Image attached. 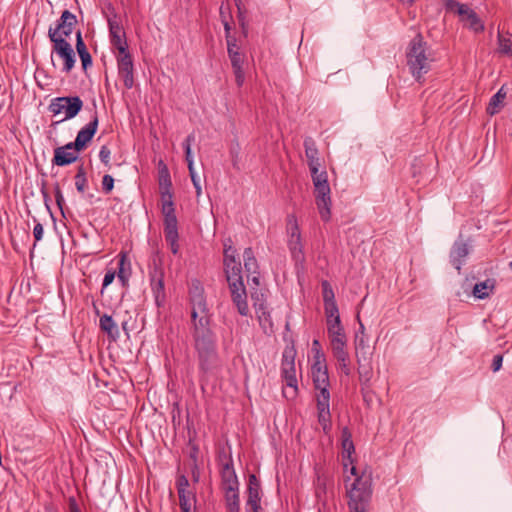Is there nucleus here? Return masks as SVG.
Instances as JSON below:
<instances>
[{
  "mask_svg": "<svg viewBox=\"0 0 512 512\" xmlns=\"http://www.w3.org/2000/svg\"><path fill=\"white\" fill-rule=\"evenodd\" d=\"M327 333L330 340L332 354L337 360L340 370L345 375H350V357L347 351V336L345 330H328Z\"/></svg>",
  "mask_w": 512,
  "mask_h": 512,
  "instance_id": "nucleus-6",
  "label": "nucleus"
},
{
  "mask_svg": "<svg viewBox=\"0 0 512 512\" xmlns=\"http://www.w3.org/2000/svg\"><path fill=\"white\" fill-rule=\"evenodd\" d=\"M86 185H87V179H86L85 170H84L83 166H80L78 168L77 174L75 175V186H76V189L80 193H83L85 191Z\"/></svg>",
  "mask_w": 512,
  "mask_h": 512,
  "instance_id": "nucleus-39",
  "label": "nucleus"
},
{
  "mask_svg": "<svg viewBox=\"0 0 512 512\" xmlns=\"http://www.w3.org/2000/svg\"><path fill=\"white\" fill-rule=\"evenodd\" d=\"M236 260V249L232 247L231 244L224 243V263H227L228 260Z\"/></svg>",
  "mask_w": 512,
  "mask_h": 512,
  "instance_id": "nucleus-46",
  "label": "nucleus"
},
{
  "mask_svg": "<svg viewBox=\"0 0 512 512\" xmlns=\"http://www.w3.org/2000/svg\"><path fill=\"white\" fill-rule=\"evenodd\" d=\"M244 267L248 274H258V263L251 248H246L243 253Z\"/></svg>",
  "mask_w": 512,
  "mask_h": 512,
  "instance_id": "nucleus-37",
  "label": "nucleus"
},
{
  "mask_svg": "<svg viewBox=\"0 0 512 512\" xmlns=\"http://www.w3.org/2000/svg\"><path fill=\"white\" fill-rule=\"evenodd\" d=\"M164 217V234L165 240L168 243L170 250L173 254L179 251L178 244V221L175 212L165 213Z\"/></svg>",
  "mask_w": 512,
  "mask_h": 512,
  "instance_id": "nucleus-15",
  "label": "nucleus"
},
{
  "mask_svg": "<svg viewBox=\"0 0 512 512\" xmlns=\"http://www.w3.org/2000/svg\"><path fill=\"white\" fill-rule=\"evenodd\" d=\"M43 226L40 223H37L33 228V235L36 241H40L43 237Z\"/></svg>",
  "mask_w": 512,
  "mask_h": 512,
  "instance_id": "nucleus-55",
  "label": "nucleus"
},
{
  "mask_svg": "<svg viewBox=\"0 0 512 512\" xmlns=\"http://www.w3.org/2000/svg\"><path fill=\"white\" fill-rule=\"evenodd\" d=\"M118 280L122 286H127L131 276V263L125 253L119 255L118 270L116 271Z\"/></svg>",
  "mask_w": 512,
  "mask_h": 512,
  "instance_id": "nucleus-30",
  "label": "nucleus"
},
{
  "mask_svg": "<svg viewBox=\"0 0 512 512\" xmlns=\"http://www.w3.org/2000/svg\"><path fill=\"white\" fill-rule=\"evenodd\" d=\"M498 53L504 56H512V35L498 34Z\"/></svg>",
  "mask_w": 512,
  "mask_h": 512,
  "instance_id": "nucleus-36",
  "label": "nucleus"
},
{
  "mask_svg": "<svg viewBox=\"0 0 512 512\" xmlns=\"http://www.w3.org/2000/svg\"><path fill=\"white\" fill-rule=\"evenodd\" d=\"M195 141V135L190 134L187 136L184 142V149H185V158L186 162H189V160H193L192 153H191V145Z\"/></svg>",
  "mask_w": 512,
  "mask_h": 512,
  "instance_id": "nucleus-41",
  "label": "nucleus"
},
{
  "mask_svg": "<svg viewBox=\"0 0 512 512\" xmlns=\"http://www.w3.org/2000/svg\"><path fill=\"white\" fill-rule=\"evenodd\" d=\"M98 128V117L95 114L92 120L83 127L77 134L74 142H71L74 145L76 150H82L86 147V145L92 140Z\"/></svg>",
  "mask_w": 512,
  "mask_h": 512,
  "instance_id": "nucleus-22",
  "label": "nucleus"
},
{
  "mask_svg": "<svg viewBox=\"0 0 512 512\" xmlns=\"http://www.w3.org/2000/svg\"><path fill=\"white\" fill-rule=\"evenodd\" d=\"M349 472L355 478L350 485H346L347 496L349 498L348 505H368L372 494L371 471L364 470L358 474L357 468L352 466L349 468Z\"/></svg>",
  "mask_w": 512,
  "mask_h": 512,
  "instance_id": "nucleus-4",
  "label": "nucleus"
},
{
  "mask_svg": "<svg viewBox=\"0 0 512 512\" xmlns=\"http://www.w3.org/2000/svg\"><path fill=\"white\" fill-rule=\"evenodd\" d=\"M250 275H252L251 277V280L252 282L255 284V285H259V277L256 275V274H249L248 275V278L250 277Z\"/></svg>",
  "mask_w": 512,
  "mask_h": 512,
  "instance_id": "nucleus-60",
  "label": "nucleus"
},
{
  "mask_svg": "<svg viewBox=\"0 0 512 512\" xmlns=\"http://www.w3.org/2000/svg\"><path fill=\"white\" fill-rule=\"evenodd\" d=\"M76 38H77L76 49H77L78 54H80L82 52H85V51H88L87 47H86V45H85V43H84V41L82 39L80 31H77Z\"/></svg>",
  "mask_w": 512,
  "mask_h": 512,
  "instance_id": "nucleus-50",
  "label": "nucleus"
},
{
  "mask_svg": "<svg viewBox=\"0 0 512 512\" xmlns=\"http://www.w3.org/2000/svg\"><path fill=\"white\" fill-rule=\"evenodd\" d=\"M191 177V181L195 187V190H196V196L197 198L200 197L201 193H202V189H201V185H200V179L198 178L197 174H193V175H190Z\"/></svg>",
  "mask_w": 512,
  "mask_h": 512,
  "instance_id": "nucleus-54",
  "label": "nucleus"
},
{
  "mask_svg": "<svg viewBox=\"0 0 512 512\" xmlns=\"http://www.w3.org/2000/svg\"><path fill=\"white\" fill-rule=\"evenodd\" d=\"M367 506L368 505H365V504H357L356 506L355 505H349V508H350L351 512H366L367 511Z\"/></svg>",
  "mask_w": 512,
  "mask_h": 512,
  "instance_id": "nucleus-56",
  "label": "nucleus"
},
{
  "mask_svg": "<svg viewBox=\"0 0 512 512\" xmlns=\"http://www.w3.org/2000/svg\"><path fill=\"white\" fill-rule=\"evenodd\" d=\"M220 15H221L222 21L224 19H228V16L226 15V12H225V8L223 6L220 7Z\"/></svg>",
  "mask_w": 512,
  "mask_h": 512,
  "instance_id": "nucleus-62",
  "label": "nucleus"
},
{
  "mask_svg": "<svg viewBox=\"0 0 512 512\" xmlns=\"http://www.w3.org/2000/svg\"><path fill=\"white\" fill-rule=\"evenodd\" d=\"M327 322V331L328 330H342L344 329L342 323H341V320H340V315L339 316H336V317H333V318H329L326 320Z\"/></svg>",
  "mask_w": 512,
  "mask_h": 512,
  "instance_id": "nucleus-43",
  "label": "nucleus"
},
{
  "mask_svg": "<svg viewBox=\"0 0 512 512\" xmlns=\"http://www.w3.org/2000/svg\"><path fill=\"white\" fill-rule=\"evenodd\" d=\"M53 52H55L63 61V71L70 72L75 64V53L70 43L66 39H52Z\"/></svg>",
  "mask_w": 512,
  "mask_h": 512,
  "instance_id": "nucleus-16",
  "label": "nucleus"
},
{
  "mask_svg": "<svg viewBox=\"0 0 512 512\" xmlns=\"http://www.w3.org/2000/svg\"><path fill=\"white\" fill-rule=\"evenodd\" d=\"M99 325L101 330L107 333V335L113 340H116L119 337L118 327L111 316L104 314L100 317Z\"/></svg>",
  "mask_w": 512,
  "mask_h": 512,
  "instance_id": "nucleus-33",
  "label": "nucleus"
},
{
  "mask_svg": "<svg viewBox=\"0 0 512 512\" xmlns=\"http://www.w3.org/2000/svg\"><path fill=\"white\" fill-rule=\"evenodd\" d=\"M224 270L228 285H231L233 282H243L242 267L239 261L229 259L227 263H224Z\"/></svg>",
  "mask_w": 512,
  "mask_h": 512,
  "instance_id": "nucleus-27",
  "label": "nucleus"
},
{
  "mask_svg": "<svg viewBox=\"0 0 512 512\" xmlns=\"http://www.w3.org/2000/svg\"><path fill=\"white\" fill-rule=\"evenodd\" d=\"M70 512H81L75 503L70 505Z\"/></svg>",
  "mask_w": 512,
  "mask_h": 512,
  "instance_id": "nucleus-63",
  "label": "nucleus"
},
{
  "mask_svg": "<svg viewBox=\"0 0 512 512\" xmlns=\"http://www.w3.org/2000/svg\"><path fill=\"white\" fill-rule=\"evenodd\" d=\"M247 491V506L251 508L252 512L260 511V483L254 474L249 476Z\"/></svg>",
  "mask_w": 512,
  "mask_h": 512,
  "instance_id": "nucleus-25",
  "label": "nucleus"
},
{
  "mask_svg": "<svg viewBox=\"0 0 512 512\" xmlns=\"http://www.w3.org/2000/svg\"><path fill=\"white\" fill-rule=\"evenodd\" d=\"M506 97V92H504V89L503 87L499 89V91L493 95V97L491 98L490 102H489V105L487 107V112L490 114V115H494L496 114L500 107H501V104L503 102V100L505 99Z\"/></svg>",
  "mask_w": 512,
  "mask_h": 512,
  "instance_id": "nucleus-38",
  "label": "nucleus"
},
{
  "mask_svg": "<svg viewBox=\"0 0 512 512\" xmlns=\"http://www.w3.org/2000/svg\"><path fill=\"white\" fill-rule=\"evenodd\" d=\"M227 50H228V56L232 57L234 53H240V48L236 43V39L232 37L231 35H228L227 40Z\"/></svg>",
  "mask_w": 512,
  "mask_h": 512,
  "instance_id": "nucleus-45",
  "label": "nucleus"
},
{
  "mask_svg": "<svg viewBox=\"0 0 512 512\" xmlns=\"http://www.w3.org/2000/svg\"><path fill=\"white\" fill-rule=\"evenodd\" d=\"M322 290H323L322 292H323L324 304L336 302L334 291H333L331 285L327 281L322 282Z\"/></svg>",
  "mask_w": 512,
  "mask_h": 512,
  "instance_id": "nucleus-40",
  "label": "nucleus"
},
{
  "mask_svg": "<svg viewBox=\"0 0 512 512\" xmlns=\"http://www.w3.org/2000/svg\"><path fill=\"white\" fill-rule=\"evenodd\" d=\"M83 101L78 96L74 97H58L52 100L49 110L54 115L63 114L61 121L75 117L82 109Z\"/></svg>",
  "mask_w": 512,
  "mask_h": 512,
  "instance_id": "nucleus-10",
  "label": "nucleus"
},
{
  "mask_svg": "<svg viewBox=\"0 0 512 512\" xmlns=\"http://www.w3.org/2000/svg\"><path fill=\"white\" fill-rule=\"evenodd\" d=\"M341 447H342V464L344 472H348L349 466H354V460L352 455L355 452L354 443L352 440V434L347 427H344L341 431Z\"/></svg>",
  "mask_w": 512,
  "mask_h": 512,
  "instance_id": "nucleus-20",
  "label": "nucleus"
},
{
  "mask_svg": "<svg viewBox=\"0 0 512 512\" xmlns=\"http://www.w3.org/2000/svg\"><path fill=\"white\" fill-rule=\"evenodd\" d=\"M370 348L368 345V341L365 336L356 335L355 338V352L360 351V349Z\"/></svg>",
  "mask_w": 512,
  "mask_h": 512,
  "instance_id": "nucleus-48",
  "label": "nucleus"
},
{
  "mask_svg": "<svg viewBox=\"0 0 512 512\" xmlns=\"http://www.w3.org/2000/svg\"><path fill=\"white\" fill-rule=\"evenodd\" d=\"M502 362H503V356L502 355L497 354V355L494 356L493 362H492V370H493V372H497V371H499L501 369Z\"/></svg>",
  "mask_w": 512,
  "mask_h": 512,
  "instance_id": "nucleus-53",
  "label": "nucleus"
},
{
  "mask_svg": "<svg viewBox=\"0 0 512 512\" xmlns=\"http://www.w3.org/2000/svg\"><path fill=\"white\" fill-rule=\"evenodd\" d=\"M312 345H313V348H312V349H313V351H315V353H316L317 351H320V349H319V347H320V343H319V341H318V340H314Z\"/></svg>",
  "mask_w": 512,
  "mask_h": 512,
  "instance_id": "nucleus-61",
  "label": "nucleus"
},
{
  "mask_svg": "<svg viewBox=\"0 0 512 512\" xmlns=\"http://www.w3.org/2000/svg\"><path fill=\"white\" fill-rule=\"evenodd\" d=\"M236 6H237L239 12L241 13V1L240 0H236Z\"/></svg>",
  "mask_w": 512,
  "mask_h": 512,
  "instance_id": "nucleus-64",
  "label": "nucleus"
},
{
  "mask_svg": "<svg viewBox=\"0 0 512 512\" xmlns=\"http://www.w3.org/2000/svg\"><path fill=\"white\" fill-rule=\"evenodd\" d=\"M324 309H325L326 320L340 315L336 302L324 304Z\"/></svg>",
  "mask_w": 512,
  "mask_h": 512,
  "instance_id": "nucleus-42",
  "label": "nucleus"
},
{
  "mask_svg": "<svg viewBox=\"0 0 512 512\" xmlns=\"http://www.w3.org/2000/svg\"><path fill=\"white\" fill-rule=\"evenodd\" d=\"M495 284V279H486L485 281L476 283L473 288V295L478 299H485L493 293Z\"/></svg>",
  "mask_w": 512,
  "mask_h": 512,
  "instance_id": "nucleus-31",
  "label": "nucleus"
},
{
  "mask_svg": "<svg viewBox=\"0 0 512 512\" xmlns=\"http://www.w3.org/2000/svg\"><path fill=\"white\" fill-rule=\"evenodd\" d=\"M295 357V348L293 346H286L282 355L281 373L286 384L283 389V395L287 399H294L298 392Z\"/></svg>",
  "mask_w": 512,
  "mask_h": 512,
  "instance_id": "nucleus-5",
  "label": "nucleus"
},
{
  "mask_svg": "<svg viewBox=\"0 0 512 512\" xmlns=\"http://www.w3.org/2000/svg\"><path fill=\"white\" fill-rule=\"evenodd\" d=\"M225 501L228 512H240L239 489L226 491Z\"/></svg>",
  "mask_w": 512,
  "mask_h": 512,
  "instance_id": "nucleus-35",
  "label": "nucleus"
},
{
  "mask_svg": "<svg viewBox=\"0 0 512 512\" xmlns=\"http://www.w3.org/2000/svg\"><path fill=\"white\" fill-rule=\"evenodd\" d=\"M76 22L74 14L68 10L63 11L56 28H50L48 31L50 40L52 41L55 38L66 39V37H69L73 32Z\"/></svg>",
  "mask_w": 512,
  "mask_h": 512,
  "instance_id": "nucleus-13",
  "label": "nucleus"
},
{
  "mask_svg": "<svg viewBox=\"0 0 512 512\" xmlns=\"http://www.w3.org/2000/svg\"><path fill=\"white\" fill-rule=\"evenodd\" d=\"M304 148L309 169H316V167H320L321 163L318 157V149L316 147L315 141L311 137H307L304 140Z\"/></svg>",
  "mask_w": 512,
  "mask_h": 512,
  "instance_id": "nucleus-29",
  "label": "nucleus"
},
{
  "mask_svg": "<svg viewBox=\"0 0 512 512\" xmlns=\"http://www.w3.org/2000/svg\"><path fill=\"white\" fill-rule=\"evenodd\" d=\"M229 59L235 75L236 84L238 87H241L245 81V73L243 70L245 56L242 52L234 53L232 57H229Z\"/></svg>",
  "mask_w": 512,
  "mask_h": 512,
  "instance_id": "nucleus-28",
  "label": "nucleus"
},
{
  "mask_svg": "<svg viewBox=\"0 0 512 512\" xmlns=\"http://www.w3.org/2000/svg\"><path fill=\"white\" fill-rule=\"evenodd\" d=\"M187 165H188L189 175L196 174L195 169H194V161L189 160V162H187Z\"/></svg>",
  "mask_w": 512,
  "mask_h": 512,
  "instance_id": "nucleus-59",
  "label": "nucleus"
},
{
  "mask_svg": "<svg viewBox=\"0 0 512 512\" xmlns=\"http://www.w3.org/2000/svg\"><path fill=\"white\" fill-rule=\"evenodd\" d=\"M221 479L224 492L239 489L238 479L231 459L222 465Z\"/></svg>",
  "mask_w": 512,
  "mask_h": 512,
  "instance_id": "nucleus-24",
  "label": "nucleus"
},
{
  "mask_svg": "<svg viewBox=\"0 0 512 512\" xmlns=\"http://www.w3.org/2000/svg\"><path fill=\"white\" fill-rule=\"evenodd\" d=\"M312 379L315 389L318 391L317 395L330 396L329 387V376L326 365L325 356L321 351H317L314 355V364L311 368Z\"/></svg>",
  "mask_w": 512,
  "mask_h": 512,
  "instance_id": "nucleus-9",
  "label": "nucleus"
},
{
  "mask_svg": "<svg viewBox=\"0 0 512 512\" xmlns=\"http://www.w3.org/2000/svg\"><path fill=\"white\" fill-rule=\"evenodd\" d=\"M178 497L181 512H194L195 495L191 491H179Z\"/></svg>",
  "mask_w": 512,
  "mask_h": 512,
  "instance_id": "nucleus-34",
  "label": "nucleus"
},
{
  "mask_svg": "<svg viewBox=\"0 0 512 512\" xmlns=\"http://www.w3.org/2000/svg\"><path fill=\"white\" fill-rule=\"evenodd\" d=\"M150 283L152 292L157 305H160L165 299L164 289V270L162 268L161 259H153V268L150 273Z\"/></svg>",
  "mask_w": 512,
  "mask_h": 512,
  "instance_id": "nucleus-12",
  "label": "nucleus"
},
{
  "mask_svg": "<svg viewBox=\"0 0 512 512\" xmlns=\"http://www.w3.org/2000/svg\"><path fill=\"white\" fill-rule=\"evenodd\" d=\"M444 3L448 11L454 12L459 16L464 27L475 33L484 31L483 22L468 5L459 3L456 0H444Z\"/></svg>",
  "mask_w": 512,
  "mask_h": 512,
  "instance_id": "nucleus-7",
  "label": "nucleus"
},
{
  "mask_svg": "<svg viewBox=\"0 0 512 512\" xmlns=\"http://www.w3.org/2000/svg\"><path fill=\"white\" fill-rule=\"evenodd\" d=\"M117 65L118 72L120 77L123 79L124 86L127 89H131L134 85V66L131 54L129 53L128 50L124 51V53L118 52Z\"/></svg>",
  "mask_w": 512,
  "mask_h": 512,
  "instance_id": "nucleus-18",
  "label": "nucleus"
},
{
  "mask_svg": "<svg viewBox=\"0 0 512 512\" xmlns=\"http://www.w3.org/2000/svg\"><path fill=\"white\" fill-rule=\"evenodd\" d=\"M114 188V179L111 175L105 174L102 178V189L105 193H110Z\"/></svg>",
  "mask_w": 512,
  "mask_h": 512,
  "instance_id": "nucleus-44",
  "label": "nucleus"
},
{
  "mask_svg": "<svg viewBox=\"0 0 512 512\" xmlns=\"http://www.w3.org/2000/svg\"><path fill=\"white\" fill-rule=\"evenodd\" d=\"M407 66L417 82L431 70L435 57L421 34H417L409 43L406 51Z\"/></svg>",
  "mask_w": 512,
  "mask_h": 512,
  "instance_id": "nucleus-2",
  "label": "nucleus"
},
{
  "mask_svg": "<svg viewBox=\"0 0 512 512\" xmlns=\"http://www.w3.org/2000/svg\"><path fill=\"white\" fill-rule=\"evenodd\" d=\"M79 57L82 62L83 69L86 70L89 66L92 65V58L89 51H85L79 54Z\"/></svg>",
  "mask_w": 512,
  "mask_h": 512,
  "instance_id": "nucleus-49",
  "label": "nucleus"
},
{
  "mask_svg": "<svg viewBox=\"0 0 512 512\" xmlns=\"http://www.w3.org/2000/svg\"><path fill=\"white\" fill-rule=\"evenodd\" d=\"M80 150H76L70 142L64 146L57 147L54 150L53 164L57 166H65L75 162L78 158Z\"/></svg>",
  "mask_w": 512,
  "mask_h": 512,
  "instance_id": "nucleus-21",
  "label": "nucleus"
},
{
  "mask_svg": "<svg viewBox=\"0 0 512 512\" xmlns=\"http://www.w3.org/2000/svg\"><path fill=\"white\" fill-rule=\"evenodd\" d=\"M116 271L115 270H108L106 273H105V276H104V279H103V288H106L107 286H109L113 280L115 279V276H116Z\"/></svg>",
  "mask_w": 512,
  "mask_h": 512,
  "instance_id": "nucleus-52",
  "label": "nucleus"
},
{
  "mask_svg": "<svg viewBox=\"0 0 512 512\" xmlns=\"http://www.w3.org/2000/svg\"><path fill=\"white\" fill-rule=\"evenodd\" d=\"M251 299L253 300V306L260 326L264 332L271 331L273 323L265 305L264 294L258 291L252 292Z\"/></svg>",
  "mask_w": 512,
  "mask_h": 512,
  "instance_id": "nucleus-14",
  "label": "nucleus"
},
{
  "mask_svg": "<svg viewBox=\"0 0 512 512\" xmlns=\"http://www.w3.org/2000/svg\"><path fill=\"white\" fill-rule=\"evenodd\" d=\"M55 198H56V202H57L58 206L61 208L64 198H63V195H62V192H61L59 186H57L55 188Z\"/></svg>",
  "mask_w": 512,
  "mask_h": 512,
  "instance_id": "nucleus-57",
  "label": "nucleus"
},
{
  "mask_svg": "<svg viewBox=\"0 0 512 512\" xmlns=\"http://www.w3.org/2000/svg\"><path fill=\"white\" fill-rule=\"evenodd\" d=\"M469 253L468 245L464 242H456L451 251V262L459 271L461 267V259L465 258Z\"/></svg>",
  "mask_w": 512,
  "mask_h": 512,
  "instance_id": "nucleus-32",
  "label": "nucleus"
},
{
  "mask_svg": "<svg viewBox=\"0 0 512 512\" xmlns=\"http://www.w3.org/2000/svg\"><path fill=\"white\" fill-rule=\"evenodd\" d=\"M158 183L161 202V212L174 213V202L172 193V182L169 170L163 161L158 164Z\"/></svg>",
  "mask_w": 512,
  "mask_h": 512,
  "instance_id": "nucleus-8",
  "label": "nucleus"
},
{
  "mask_svg": "<svg viewBox=\"0 0 512 512\" xmlns=\"http://www.w3.org/2000/svg\"><path fill=\"white\" fill-rule=\"evenodd\" d=\"M355 356L358 364L360 380L362 381L365 379V381L368 382L371 376L370 361L372 352L370 348L360 349V351L355 352Z\"/></svg>",
  "mask_w": 512,
  "mask_h": 512,
  "instance_id": "nucleus-26",
  "label": "nucleus"
},
{
  "mask_svg": "<svg viewBox=\"0 0 512 512\" xmlns=\"http://www.w3.org/2000/svg\"><path fill=\"white\" fill-rule=\"evenodd\" d=\"M288 246L295 261H303V246L300 229L295 216H289L287 220Z\"/></svg>",
  "mask_w": 512,
  "mask_h": 512,
  "instance_id": "nucleus-11",
  "label": "nucleus"
},
{
  "mask_svg": "<svg viewBox=\"0 0 512 512\" xmlns=\"http://www.w3.org/2000/svg\"><path fill=\"white\" fill-rule=\"evenodd\" d=\"M191 321L194 348L197 352L199 369L206 376L217 372L222 362L216 348V337L210 327V314L204 297V289L198 281L189 288Z\"/></svg>",
  "mask_w": 512,
  "mask_h": 512,
  "instance_id": "nucleus-1",
  "label": "nucleus"
},
{
  "mask_svg": "<svg viewBox=\"0 0 512 512\" xmlns=\"http://www.w3.org/2000/svg\"><path fill=\"white\" fill-rule=\"evenodd\" d=\"M188 486H189V481L188 479L184 476V475H181L178 479H177V491H188Z\"/></svg>",
  "mask_w": 512,
  "mask_h": 512,
  "instance_id": "nucleus-51",
  "label": "nucleus"
},
{
  "mask_svg": "<svg viewBox=\"0 0 512 512\" xmlns=\"http://www.w3.org/2000/svg\"><path fill=\"white\" fill-rule=\"evenodd\" d=\"M223 25H224V29H225V32H226V40H228V35H230V31H231V25L229 23V20L228 19H224L223 20Z\"/></svg>",
  "mask_w": 512,
  "mask_h": 512,
  "instance_id": "nucleus-58",
  "label": "nucleus"
},
{
  "mask_svg": "<svg viewBox=\"0 0 512 512\" xmlns=\"http://www.w3.org/2000/svg\"><path fill=\"white\" fill-rule=\"evenodd\" d=\"M228 286L232 302L236 306L239 314L242 316H247L249 314V306L247 302V293L244 283L233 282L231 285Z\"/></svg>",
  "mask_w": 512,
  "mask_h": 512,
  "instance_id": "nucleus-19",
  "label": "nucleus"
},
{
  "mask_svg": "<svg viewBox=\"0 0 512 512\" xmlns=\"http://www.w3.org/2000/svg\"><path fill=\"white\" fill-rule=\"evenodd\" d=\"M312 182L314 185L315 202L323 221H329L331 218V189L328 182V175L325 170L320 171V167L310 169Z\"/></svg>",
  "mask_w": 512,
  "mask_h": 512,
  "instance_id": "nucleus-3",
  "label": "nucleus"
},
{
  "mask_svg": "<svg viewBox=\"0 0 512 512\" xmlns=\"http://www.w3.org/2000/svg\"><path fill=\"white\" fill-rule=\"evenodd\" d=\"M110 156H111V151L110 149L107 147V146H102L101 149H100V152H99V158L100 160L106 165V166H109L110 165Z\"/></svg>",
  "mask_w": 512,
  "mask_h": 512,
  "instance_id": "nucleus-47",
  "label": "nucleus"
},
{
  "mask_svg": "<svg viewBox=\"0 0 512 512\" xmlns=\"http://www.w3.org/2000/svg\"><path fill=\"white\" fill-rule=\"evenodd\" d=\"M330 396L325 394L317 395L318 422L325 433L331 429V415L329 408Z\"/></svg>",
  "mask_w": 512,
  "mask_h": 512,
  "instance_id": "nucleus-23",
  "label": "nucleus"
},
{
  "mask_svg": "<svg viewBox=\"0 0 512 512\" xmlns=\"http://www.w3.org/2000/svg\"><path fill=\"white\" fill-rule=\"evenodd\" d=\"M110 39L112 45L118 52L124 53L128 50L125 31L116 15L108 19Z\"/></svg>",
  "mask_w": 512,
  "mask_h": 512,
  "instance_id": "nucleus-17",
  "label": "nucleus"
}]
</instances>
